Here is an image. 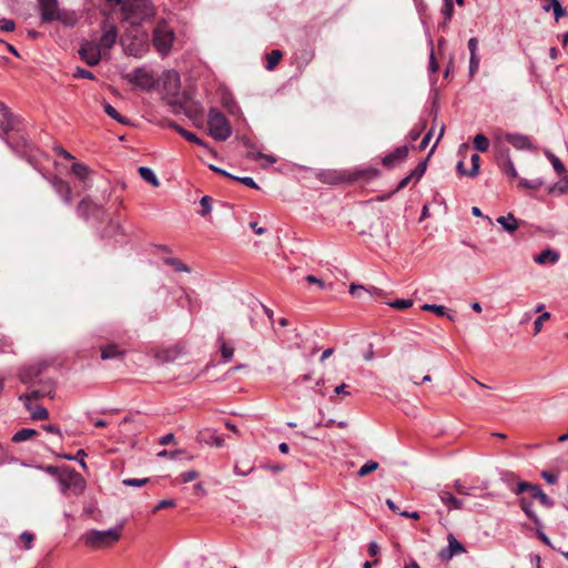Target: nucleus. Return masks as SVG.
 Instances as JSON below:
<instances>
[{"instance_id": "f8f14e48", "label": "nucleus", "mask_w": 568, "mask_h": 568, "mask_svg": "<svg viewBox=\"0 0 568 568\" xmlns=\"http://www.w3.org/2000/svg\"><path fill=\"white\" fill-rule=\"evenodd\" d=\"M45 367H47V364H44V363H37V364L24 367L20 372L21 382L23 384L39 383V381L41 379L40 376L42 375Z\"/></svg>"}, {"instance_id": "393cba45", "label": "nucleus", "mask_w": 568, "mask_h": 568, "mask_svg": "<svg viewBox=\"0 0 568 568\" xmlns=\"http://www.w3.org/2000/svg\"><path fill=\"white\" fill-rule=\"evenodd\" d=\"M519 507L525 515L534 521L536 526H541V520L537 514L532 510V504L525 498L519 499Z\"/></svg>"}, {"instance_id": "f03ea898", "label": "nucleus", "mask_w": 568, "mask_h": 568, "mask_svg": "<svg viewBox=\"0 0 568 568\" xmlns=\"http://www.w3.org/2000/svg\"><path fill=\"white\" fill-rule=\"evenodd\" d=\"M123 52L136 59H141L150 51V38L146 31L133 28L126 30L120 38Z\"/></svg>"}, {"instance_id": "7c9ffc66", "label": "nucleus", "mask_w": 568, "mask_h": 568, "mask_svg": "<svg viewBox=\"0 0 568 568\" xmlns=\"http://www.w3.org/2000/svg\"><path fill=\"white\" fill-rule=\"evenodd\" d=\"M71 172L81 181L85 182L89 175V168L83 164L75 162L71 166Z\"/></svg>"}, {"instance_id": "603ef678", "label": "nucleus", "mask_w": 568, "mask_h": 568, "mask_svg": "<svg viewBox=\"0 0 568 568\" xmlns=\"http://www.w3.org/2000/svg\"><path fill=\"white\" fill-rule=\"evenodd\" d=\"M527 487H528V481H525V480H518L511 488L510 490L515 494V495H521L527 491Z\"/></svg>"}, {"instance_id": "774afa93", "label": "nucleus", "mask_w": 568, "mask_h": 568, "mask_svg": "<svg viewBox=\"0 0 568 568\" xmlns=\"http://www.w3.org/2000/svg\"><path fill=\"white\" fill-rule=\"evenodd\" d=\"M175 505L174 500L173 499H163L161 500L153 509V513L155 511H159L161 509H164V508H170V507H173Z\"/></svg>"}, {"instance_id": "2eb2a0df", "label": "nucleus", "mask_w": 568, "mask_h": 568, "mask_svg": "<svg viewBox=\"0 0 568 568\" xmlns=\"http://www.w3.org/2000/svg\"><path fill=\"white\" fill-rule=\"evenodd\" d=\"M505 140L511 144L515 149L520 151H534L535 146L531 139L528 135L520 133H507Z\"/></svg>"}, {"instance_id": "ea45409f", "label": "nucleus", "mask_w": 568, "mask_h": 568, "mask_svg": "<svg viewBox=\"0 0 568 568\" xmlns=\"http://www.w3.org/2000/svg\"><path fill=\"white\" fill-rule=\"evenodd\" d=\"M378 468V463L374 462V460H368L367 463H365L358 470V476L359 477H364L366 475H368L369 473L376 470Z\"/></svg>"}, {"instance_id": "37998d69", "label": "nucleus", "mask_w": 568, "mask_h": 568, "mask_svg": "<svg viewBox=\"0 0 568 568\" xmlns=\"http://www.w3.org/2000/svg\"><path fill=\"white\" fill-rule=\"evenodd\" d=\"M501 480L507 485V487L510 489L518 480L516 474L511 471H504L501 473Z\"/></svg>"}, {"instance_id": "dca6fc26", "label": "nucleus", "mask_w": 568, "mask_h": 568, "mask_svg": "<svg viewBox=\"0 0 568 568\" xmlns=\"http://www.w3.org/2000/svg\"><path fill=\"white\" fill-rule=\"evenodd\" d=\"M50 183L62 201L68 205L71 204L72 191L69 183L58 176L52 178Z\"/></svg>"}, {"instance_id": "39448f33", "label": "nucleus", "mask_w": 568, "mask_h": 568, "mask_svg": "<svg viewBox=\"0 0 568 568\" xmlns=\"http://www.w3.org/2000/svg\"><path fill=\"white\" fill-rule=\"evenodd\" d=\"M58 485L63 495H67L69 491L74 495H81L85 489V480L82 475L68 467L62 468Z\"/></svg>"}, {"instance_id": "5fc2aeb1", "label": "nucleus", "mask_w": 568, "mask_h": 568, "mask_svg": "<svg viewBox=\"0 0 568 568\" xmlns=\"http://www.w3.org/2000/svg\"><path fill=\"white\" fill-rule=\"evenodd\" d=\"M185 452L184 450H173V452H169L166 449H163L161 452L158 453V457L160 458H171V459H175L179 455H184Z\"/></svg>"}, {"instance_id": "423d86ee", "label": "nucleus", "mask_w": 568, "mask_h": 568, "mask_svg": "<svg viewBox=\"0 0 568 568\" xmlns=\"http://www.w3.org/2000/svg\"><path fill=\"white\" fill-rule=\"evenodd\" d=\"M207 124L210 135L216 141H225L232 134L229 120L216 109L209 111Z\"/></svg>"}, {"instance_id": "f3484780", "label": "nucleus", "mask_w": 568, "mask_h": 568, "mask_svg": "<svg viewBox=\"0 0 568 568\" xmlns=\"http://www.w3.org/2000/svg\"><path fill=\"white\" fill-rule=\"evenodd\" d=\"M408 155V146L403 145L396 148L392 153L383 159V165L393 168L397 162L404 161Z\"/></svg>"}, {"instance_id": "6ab92c4d", "label": "nucleus", "mask_w": 568, "mask_h": 568, "mask_svg": "<svg viewBox=\"0 0 568 568\" xmlns=\"http://www.w3.org/2000/svg\"><path fill=\"white\" fill-rule=\"evenodd\" d=\"M53 21H59L65 27H74L79 21V16L74 11L59 9L53 17Z\"/></svg>"}, {"instance_id": "de8ad7c7", "label": "nucleus", "mask_w": 568, "mask_h": 568, "mask_svg": "<svg viewBox=\"0 0 568 568\" xmlns=\"http://www.w3.org/2000/svg\"><path fill=\"white\" fill-rule=\"evenodd\" d=\"M568 190V182H567V179H564L562 181L556 183L555 185H552L550 189H549V192L550 193H558V194H564L566 193Z\"/></svg>"}, {"instance_id": "864d4df0", "label": "nucleus", "mask_w": 568, "mask_h": 568, "mask_svg": "<svg viewBox=\"0 0 568 568\" xmlns=\"http://www.w3.org/2000/svg\"><path fill=\"white\" fill-rule=\"evenodd\" d=\"M233 180L235 181H239L240 183L248 186V187H252V189H258V185L256 184V182L251 178V176H234L232 178Z\"/></svg>"}, {"instance_id": "69168bd1", "label": "nucleus", "mask_w": 568, "mask_h": 568, "mask_svg": "<svg viewBox=\"0 0 568 568\" xmlns=\"http://www.w3.org/2000/svg\"><path fill=\"white\" fill-rule=\"evenodd\" d=\"M12 343L7 337H0V353H11Z\"/></svg>"}, {"instance_id": "e2e57ef3", "label": "nucleus", "mask_w": 568, "mask_h": 568, "mask_svg": "<svg viewBox=\"0 0 568 568\" xmlns=\"http://www.w3.org/2000/svg\"><path fill=\"white\" fill-rule=\"evenodd\" d=\"M349 293L355 297H362L363 294L366 293V287L362 285L352 284L349 286Z\"/></svg>"}, {"instance_id": "aec40b11", "label": "nucleus", "mask_w": 568, "mask_h": 568, "mask_svg": "<svg viewBox=\"0 0 568 568\" xmlns=\"http://www.w3.org/2000/svg\"><path fill=\"white\" fill-rule=\"evenodd\" d=\"M26 409L30 413V416L34 420H44L49 414L45 407L42 405L34 404L32 402H22Z\"/></svg>"}, {"instance_id": "a18cd8bd", "label": "nucleus", "mask_w": 568, "mask_h": 568, "mask_svg": "<svg viewBox=\"0 0 568 568\" xmlns=\"http://www.w3.org/2000/svg\"><path fill=\"white\" fill-rule=\"evenodd\" d=\"M413 305V301L409 298H398L389 303V306L396 310H406Z\"/></svg>"}, {"instance_id": "9d476101", "label": "nucleus", "mask_w": 568, "mask_h": 568, "mask_svg": "<svg viewBox=\"0 0 568 568\" xmlns=\"http://www.w3.org/2000/svg\"><path fill=\"white\" fill-rule=\"evenodd\" d=\"M102 213V205L93 202L90 197H84L77 206V214L84 220L90 217L99 219Z\"/></svg>"}, {"instance_id": "a19ab883", "label": "nucleus", "mask_w": 568, "mask_h": 568, "mask_svg": "<svg viewBox=\"0 0 568 568\" xmlns=\"http://www.w3.org/2000/svg\"><path fill=\"white\" fill-rule=\"evenodd\" d=\"M542 184H544V182L540 179H535V180H530V181L525 180V179L519 180V186L529 189V190H537Z\"/></svg>"}, {"instance_id": "f257e3e1", "label": "nucleus", "mask_w": 568, "mask_h": 568, "mask_svg": "<svg viewBox=\"0 0 568 568\" xmlns=\"http://www.w3.org/2000/svg\"><path fill=\"white\" fill-rule=\"evenodd\" d=\"M120 22L138 28L155 16V7L151 0H124L120 8Z\"/></svg>"}, {"instance_id": "a211bd4d", "label": "nucleus", "mask_w": 568, "mask_h": 568, "mask_svg": "<svg viewBox=\"0 0 568 568\" xmlns=\"http://www.w3.org/2000/svg\"><path fill=\"white\" fill-rule=\"evenodd\" d=\"M465 551L464 546L450 534L448 536V547L440 551L443 559H450L453 556Z\"/></svg>"}, {"instance_id": "49530a36", "label": "nucleus", "mask_w": 568, "mask_h": 568, "mask_svg": "<svg viewBox=\"0 0 568 568\" xmlns=\"http://www.w3.org/2000/svg\"><path fill=\"white\" fill-rule=\"evenodd\" d=\"M549 318H550V313L545 312L535 320V322H534L535 334H538L541 331L544 322L548 321Z\"/></svg>"}, {"instance_id": "5701e85b", "label": "nucleus", "mask_w": 568, "mask_h": 568, "mask_svg": "<svg viewBox=\"0 0 568 568\" xmlns=\"http://www.w3.org/2000/svg\"><path fill=\"white\" fill-rule=\"evenodd\" d=\"M558 260H559V253L557 251H554L550 248L542 251L540 254H538L534 257V261L537 264H546V263L555 264Z\"/></svg>"}, {"instance_id": "cd10ccee", "label": "nucleus", "mask_w": 568, "mask_h": 568, "mask_svg": "<svg viewBox=\"0 0 568 568\" xmlns=\"http://www.w3.org/2000/svg\"><path fill=\"white\" fill-rule=\"evenodd\" d=\"M123 351H120L119 347L115 344H109L106 346H103L101 348V358L102 359H111L115 358L118 356L123 355Z\"/></svg>"}, {"instance_id": "0e129e2a", "label": "nucleus", "mask_w": 568, "mask_h": 568, "mask_svg": "<svg viewBox=\"0 0 568 568\" xmlns=\"http://www.w3.org/2000/svg\"><path fill=\"white\" fill-rule=\"evenodd\" d=\"M551 164L555 169V171L558 173V174H562L564 172H566V166L564 165V163L558 159L556 158L555 155L551 156Z\"/></svg>"}, {"instance_id": "3c124183", "label": "nucleus", "mask_w": 568, "mask_h": 568, "mask_svg": "<svg viewBox=\"0 0 568 568\" xmlns=\"http://www.w3.org/2000/svg\"><path fill=\"white\" fill-rule=\"evenodd\" d=\"M149 481L148 478H128L123 479V485L131 486V487H141L145 485Z\"/></svg>"}, {"instance_id": "6e6d98bb", "label": "nucleus", "mask_w": 568, "mask_h": 568, "mask_svg": "<svg viewBox=\"0 0 568 568\" xmlns=\"http://www.w3.org/2000/svg\"><path fill=\"white\" fill-rule=\"evenodd\" d=\"M535 499L539 500V503L547 508L554 506V500L550 497H548L542 490L535 497Z\"/></svg>"}, {"instance_id": "9b49d317", "label": "nucleus", "mask_w": 568, "mask_h": 568, "mask_svg": "<svg viewBox=\"0 0 568 568\" xmlns=\"http://www.w3.org/2000/svg\"><path fill=\"white\" fill-rule=\"evenodd\" d=\"M16 129V121L13 115L9 112L7 106L0 101V138L10 146L11 143L7 135L10 131Z\"/></svg>"}, {"instance_id": "0eeeda50", "label": "nucleus", "mask_w": 568, "mask_h": 568, "mask_svg": "<svg viewBox=\"0 0 568 568\" xmlns=\"http://www.w3.org/2000/svg\"><path fill=\"white\" fill-rule=\"evenodd\" d=\"M80 58L90 67L99 64L103 51L94 41H83L79 49Z\"/></svg>"}, {"instance_id": "338daca9", "label": "nucleus", "mask_w": 568, "mask_h": 568, "mask_svg": "<svg viewBox=\"0 0 568 568\" xmlns=\"http://www.w3.org/2000/svg\"><path fill=\"white\" fill-rule=\"evenodd\" d=\"M468 50L470 53V57H478L477 50H478V40L476 38H470L468 40Z\"/></svg>"}, {"instance_id": "4c0bfd02", "label": "nucleus", "mask_w": 568, "mask_h": 568, "mask_svg": "<svg viewBox=\"0 0 568 568\" xmlns=\"http://www.w3.org/2000/svg\"><path fill=\"white\" fill-rule=\"evenodd\" d=\"M247 158L251 160H265L268 164H273L276 162V159L273 155L264 154L262 152L248 151Z\"/></svg>"}, {"instance_id": "c85d7f7f", "label": "nucleus", "mask_w": 568, "mask_h": 568, "mask_svg": "<svg viewBox=\"0 0 568 568\" xmlns=\"http://www.w3.org/2000/svg\"><path fill=\"white\" fill-rule=\"evenodd\" d=\"M140 176L153 186H159L160 182L152 169L146 166L139 168Z\"/></svg>"}, {"instance_id": "4468645a", "label": "nucleus", "mask_w": 568, "mask_h": 568, "mask_svg": "<svg viewBox=\"0 0 568 568\" xmlns=\"http://www.w3.org/2000/svg\"><path fill=\"white\" fill-rule=\"evenodd\" d=\"M40 18L43 22L50 23L53 17L58 13V0H37Z\"/></svg>"}, {"instance_id": "c756f323", "label": "nucleus", "mask_w": 568, "mask_h": 568, "mask_svg": "<svg viewBox=\"0 0 568 568\" xmlns=\"http://www.w3.org/2000/svg\"><path fill=\"white\" fill-rule=\"evenodd\" d=\"M103 110L104 112L112 119H114L116 122L121 123V124H124V125H129L130 124V120L126 119L125 116L121 115L116 110L115 108H113L110 103H104L103 104Z\"/></svg>"}, {"instance_id": "79ce46f5", "label": "nucleus", "mask_w": 568, "mask_h": 568, "mask_svg": "<svg viewBox=\"0 0 568 568\" xmlns=\"http://www.w3.org/2000/svg\"><path fill=\"white\" fill-rule=\"evenodd\" d=\"M200 204L202 206V210L200 212V214L202 216H206L207 214L211 213V210H212V199L207 195H204L201 197L200 200Z\"/></svg>"}, {"instance_id": "58836bf2", "label": "nucleus", "mask_w": 568, "mask_h": 568, "mask_svg": "<svg viewBox=\"0 0 568 568\" xmlns=\"http://www.w3.org/2000/svg\"><path fill=\"white\" fill-rule=\"evenodd\" d=\"M165 85L172 88L176 91L180 87V77L175 71H170L166 73Z\"/></svg>"}, {"instance_id": "bb28decb", "label": "nucleus", "mask_w": 568, "mask_h": 568, "mask_svg": "<svg viewBox=\"0 0 568 568\" xmlns=\"http://www.w3.org/2000/svg\"><path fill=\"white\" fill-rule=\"evenodd\" d=\"M497 223L509 233H513L518 229V222L511 213H508L506 216H499L497 219Z\"/></svg>"}, {"instance_id": "e433bc0d", "label": "nucleus", "mask_w": 568, "mask_h": 568, "mask_svg": "<svg viewBox=\"0 0 568 568\" xmlns=\"http://www.w3.org/2000/svg\"><path fill=\"white\" fill-rule=\"evenodd\" d=\"M427 169V159L419 162L417 166L410 172L409 176H412L413 181L418 182L424 175Z\"/></svg>"}, {"instance_id": "c03bdc74", "label": "nucleus", "mask_w": 568, "mask_h": 568, "mask_svg": "<svg viewBox=\"0 0 568 568\" xmlns=\"http://www.w3.org/2000/svg\"><path fill=\"white\" fill-rule=\"evenodd\" d=\"M422 310L423 311H428V312H434L436 313L438 316H444L446 315V307L443 306V305H436V304H424L422 306Z\"/></svg>"}, {"instance_id": "13d9d810", "label": "nucleus", "mask_w": 568, "mask_h": 568, "mask_svg": "<svg viewBox=\"0 0 568 568\" xmlns=\"http://www.w3.org/2000/svg\"><path fill=\"white\" fill-rule=\"evenodd\" d=\"M20 539L24 542V548L26 549H31L32 547V541L34 539V536L33 534L31 532H28V531H23L21 535H20Z\"/></svg>"}, {"instance_id": "412c9836", "label": "nucleus", "mask_w": 568, "mask_h": 568, "mask_svg": "<svg viewBox=\"0 0 568 568\" xmlns=\"http://www.w3.org/2000/svg\"><path fill=\"white\" fill-rule=\"evenodd\" d=\"M201 440L205 442L207 445L222 447L224 445V439L216 434L213 429H204L200 432Z\"/></svg>"}, {"instance_id": "4be33fe9", "label": "nucleus", "mask_w": 568, "mask_h": 568, "mask_svg": "<svg viewBox=\"0 0 568 568\" xmlns=\"http://www.w3.org/2000/svg\"><path fill=\"white\" fill-rule=\"evenodd\" d=\"M542 9L548 12L552 11L554 17L556 21H558L560 18L565 17L567 14V11L562 8L559 0H545V3L542 4Z\"/></svg>"}, {"instance_id": "680f3d73", "label": "nucleus", "mask_w": 568, "mask_h": 568, "mask_svg": "<svg viewBox=\"0 0 568 568\" xmlns=\"http://www.w3.org/2000/svg\"><path fill=\"white\" fill-rule=\"evenodd\" d=\"M199 477V473L196 470H187L181 474V480L183 483H190Z\"/></svg>"}, {"instance_id": "bf43d9fd", "label": "nucleus", "mask_w": 568, "mask_h": 568, "mask_svg": "<svg viewBox=\"0 0 568 568\" xmlns=\"http://www.w3.org/2000/svg\"><path fill=\"white\" fill-rule=\"evenodd\" d=\"M165 263L172 265L176 271H180V272H187L189 271V268L182 262H180L176 258H166Z\"/></svg>"}, {"instance_id": "b1692460", "label": "nucleus", "mask_w": 568, "mask_h": 568, "mask_svg": "<svg viewBox=\"0 0 568 568\" xmlns=\"http://www.w3.org/2000/svg\"><path fill=\"white\" fill-rule=\"evenodd\" d=\"M439 499L442 503L448 506L449 509H462L463 508V501L460 499H457L453 496L452 493L447 490H442L439 493Z\"/></svg>"}, {"instance_id": "6e6552de", "label": "nucleus", "mask_w": 568, "mask_h": 568, "mask_svg": "<svg viewBox=\"0 0 568 568\" xmlns=\"http://www.w3.org/2000/svg\"><path fill=\"white\" fill-rule=\"evenodd\" d=\"M39 385L41 387L39 389H32L29 393L22 394L19 396L20 402H32L42 397H54V383L52 379H40Z\"/></svg>"}, {"instance_id": "72a5a7b5", "label": "nucleus", "mask_w": 568, "mask_h": 568, "mask_svg": "<svg viewBox=\"0 0 568 568\" xmlns=\"http://www.w3.org/2000/svg\"><path fill=\"white\" fill-rule=\"evenodd\" d=\"M500 168H501V170H503L506 174H508L510 178H514V179H515V178H517V176H518V174H517V170H516V168H515V164H514V162L511 161V159L509 158V155H507V156L503 160V162H501V164H500Z\"/></svg>"}, {"instance_id": "8fccbe9b", "label": "nucleus", "mask_w": 568, "mask_h": 568, "mask_svg": "<svg viewBox=\"0 0 568 568\" xmlns=\"http://www.w3.org/2000/svg\"><path fill=\"white\" fill-rule=\"evenodd\" d=\"M470 161H471V170L468 171L467 175L473 178V176H476L479 172V161H480L479 155L473 154Z\"/></svg>"}, {"instance_id": "c9c22d12", "label": "nucleus", "mask_w": 568, "mask_h": 568, "mask_svg": "<svg viewBox=\"0 0 568 568\" xmlns=\"http://www.w3.org/2000/svg\"><path fill=\"white\" fill-rule=\"evenodd\" d=\"M282 57H283V54L280 50H272L266 57V59H267L266 69L273 70L275 68V65L280 62Z\"/></svg>"}, {"instance_id": "20e7f679", "label": "nucleus", "mask_w": 568, "mask_h": 568, "mask_svg": "<svg viewBox=\"0 0 568 568\" xmlns=\"http://www.w3.org/2000/svg\"><path fill=\"white\" fill-rule=\"evenodd\" d=\"M121 527H113L106 530H89L82 535V540L92 548H106L121 538Z\"/></svg>"}, {"instance_id": "09e8293b", "label": "nucleus", "mask_w": 568, "mask_h": 568, "mask_svg": "<svg viewBox=\"0 0 568 568\" xmlns=\"http://www.w3.org/2000/svg\"><path fill=\"white\" fill-rule=\"evenodd\" d=\"M454 13L453 0H444L443 14L446 21H449Z\"/></svg>"}, {"instance_id": "7ed1b4c3", "label": "nucleus", "mask_w": 568, "mask_h": 568, "mask_svg": "<svg viewBox=\"0 0 568 568\" xmlns=\"http://www.w3.org/2000/svg\"><path fill=\"white\" fill-rule=\"evenodd\" d=\"M175 41V32L165 20L158 21L152 31V44L155 51L162 57H168Z\"/></svg>"}, {"instance_id": "f704fd0d", "label": "nucleus", "mask_w": 568, "mask_h": 568, "mask_svg": "<svg viewBox=\"0 0 568 568\" xmlns=\"http://www.w3.org/2000/svg\"><path fill=\"white\" fill-rule=\"evenodd\" d=\"M474 146L478 152H486L489 148V141L483 133H478L474 138Z\"/></svg>"}, {"instance_id": "1a4fd4ad", "label": "nucleus", "mask_w": 568, "mask_h": 568, "mask_svg": "<svg viewBox=\"0 0 568 568\" xmlns=\"http://www.w3.org/2000/svg\"><path fill=\"white\" fill-rule=\"evenodd\" d=\"M126 79L129 82L142 89H152L155 83L153 73L145 67L134 69L130 74L126 75Z\"/></svg>"}, {"instance_id": "052dcab7", "label": "nucleus", "mask_w": 568, "mask_h": 568, "mask_svg": "<svg viewBox=\"0 0 568 568\" xmlns=\"http://www.w3.org/2000/svg\"><path fill=\"white\" fill-rule=\"evenodd\" d=\"M479 57H470L469 58V75L470 78L474 77V74L477 72L479 68Z\"/></svg>"}, {"instance_id": "2f4dec72", "label": "nucleus", "mask_w": 568, "mask_h": 568, "mask_svg": "<svg viewBox=\"0 0 568 568\" xmlns=\"http://www.w3.org/2000/svg\"><path fill=\"white\" fill-rule=\"evenodd\" d=\"M38 434V432L36 429H32V428H23V429H20L18 430L13 437H12V442L14 443H21V442H24V440H28L30 439L31 437L36 436Z\"/></svg>"}, {"instance_id": "a878e982", "label": "nucleus", "mask_w": 568, "mask_h": 568, "mask_svg": "<svg viewBox=\"0 0 568 568\" xmlns=\"http://www.w3.org/2000/svg\"><path fill=\"white\" fill-rule=\"evenodd\" d=\"M179 134H181L186 141L191 142V143H195L197 145H201V146H206V143L201 140L200 138H197L193 132H190L185 129H183L181 125L174 123L171 125Z\"/></svg>"}, {"instance_id": "4d7b16f0", "label": "nucleus", "mask_w": 568, "mask_h": 568, "mask_svg": "<svg viewBox=\"0 0 568 568\" xmlns=\"http://www.w3.org/2000/svg\"><path fill=\"white\" fill-rule=\"evenodd\" d=\"M73 75H74V78H82V79H89V80L94 79V74L83 68H77Z\"/></svg>"}, {"instance_id": "ddd939ff", "label": "nucleus", "mask_w": 568, "mask_h": 568, "mask_svg": "<svg viewBox=\"0 0 568 568\" xmlns=\"http://www.w3.org/2000/svg\"><path fill=\"white\" fill-rule=\"evenodd\" d=\"M118 29L114 24H104L103 33L98 42H95L102 51L110 50L116 42Z\"/></svg>"}, {"instance_id": "473e14b6", "label": "nucleus", "mask_w": 568, "mask_h": 568, "mask_svg": "<svg viewBox=\"0 0 568 568\" xmlns=\"http://www.w3.org/2000/svg\"><path fill=\"white\" fill-rule=\"evenodd\" d=\"M217 342L220 344V351H221V355H222L223 359L225 362L231 361L233 357V354H234V348L232 346L227 345L225 339L222 336L219 338Z\"/></svg>"}]
</instances>
